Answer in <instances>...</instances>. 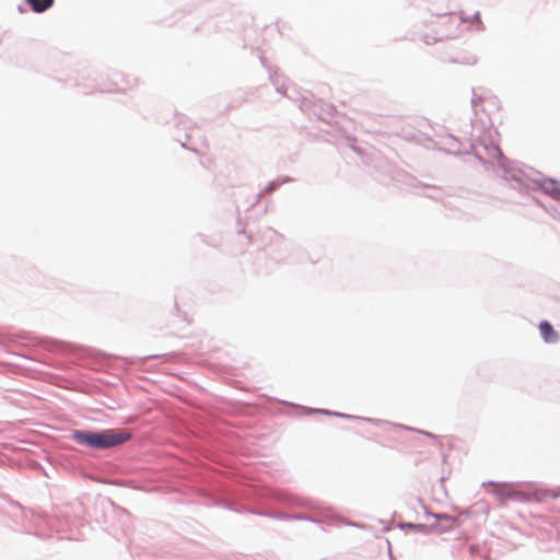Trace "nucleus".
I'll use <instances>...</instances> for the list:
<instances>
[{
  "label": "nucleus",
  "mask_w": 560,
  "mask_h": 560,
  "mask_svg": "<svg viewBox=\"0 0 560 560\" xmlns=\"http://www.w3.org/2000/svg\"><path fill=\"white\" fill-rule=\"evenodd\" d=\"M454 18L452 14H439L427 21L423 28V40L428 45L450 38L454 28Z\"/></svg>",
  "instance_id": "f03ea898"
},
{
  "label": "nucleus",
  "mask_w": 560,
  "mask_h": 560,
  "mask_svg": "<svg viewBox=\"0 0 560 560\" xmlns=\"http://www.w3.org/2000/svg\"><path fill=\"white\" fill-rule=\"evenodd\" d=\"M55 0H26L32 10L36 13H42L52 7Z\"/></svg>",
  "instance_id": "423d86ee"
},
{
  "label": "nucleus",
  "mask_w": 560,
  "mask_h": 560,
  "mask_svg": "<svg viewBox=\"0 0 560 560\" xmlns=\"http://www.w3.org/2000/svg\"><path fill=\"white\" fill-rule=\"evenodd\" d=\"M489 491L500 503H505L508 500L528 501L527 493L516 490L512 485L493 483Z\"/></svg>",
  "instance_id": "7ed1b4c3"
},
{
  "label": "nucleus",
  "mask_w": 560,
  "mask_h": 560,
  "mask_svg": "<svg viewBox=\"0 0 560 560\" xmlns=\"http://www.w3.org/2000/svg\"><path fill=\"white\" fill-rule=\"evenodd\" d=\"M559 495H560V492H556V491H551V490H546V489H539V490H536L532 494H527L528 500H535L537 502L546 501L549 498L556 499Z\"/></svg>",
  "instance_id": "39448f33"
},
{
  "label": "nucleus",
  "mask_w": 560,
  "mask_h": 560,
  "mask_svg": "<svg viewBox=\"0 0 560 560\" xmlns=\"http://www.w3.org/2000/svg\"><path fill=\"white\" fill-rule=\"evenodd\" d=\"M544 191L555 200L560 201V184L555 180L546 182L542 186Z\"/></svg>",
  "instance_id": "0eeeda50"
},
{
  "label": "nucleus",
  "mask_w": 560,
  "mask_h": 560,
  "mask_svg": "<svg viewBox=\"0 0 560 560\" xmlns=\"http://www.w3.org/2000/svg\"><path fill=\"white\" fill-rule=\"evenodd\" d=\"M74 439L92 448H108L122 444L130 434L122 431L77 432Z\"/></svg>",
  "instance_id": "f257e3e1"
},
{
  "label": "nucleus",
  "mask_w": 560,
  "mask_h": 560,
  "mask_svg": "<svg viewBox=\"0 0 560 560\" xmlns=\"http://www.w3.org/2000/svg\"><path fill=\"white\" fill-rule=\"evenodd\" d=\"M539 330H540V334H541L544 340L548 343H553L559 338L557 331L553 329L551 324L547 320H544L539 324Z\"/></svg>",
  "instance_id": "20e7f679"
}]
</instances>
